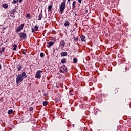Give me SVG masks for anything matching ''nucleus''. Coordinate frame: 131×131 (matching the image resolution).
Returning <instances> with one entry per match:
<instances>
[{"label":"nucleus","instance_id":"obj_1","mask_svg":"<svg viewBox=\"0 0 131 131\" xmlns=\"http://www.w3.org/2000/svg\"><path fill=\"white\" fill-rule=\"evenodd\" d=\"M66 8V0H63V2L61 4L59 9L60 11L59 13H60L61 14H63V12H64V10Z\"/></svg>","mask_w":131,"mask_h":131},{"label":"nucleus","instance_id":"obj_2","mask_svg":"<svg viewBox=\"0 0 131 131\" xmlns=\"http://www.w3.org/2000/svg\"><path fill=\"white\" fill-rule=\"evenodd\" d=\"M18 35L21 39H26L27 37V35H26V33H23V32H20L18 34Z\"/></svg>","mask_w":131,"mask_h":131},{"label":"nucleus","instance_id":"obj_3","mask_svg":"<svg viewBox=\"0 0 131 131\" xmlns=\"http://www.w3.org/2000/svg\"><path fill=\"white\" fill-rule=\"evenodd\" d=\"M24 24H21L20 26H19L18 27L16 28V30H15V32L18 33L20 32L21 30H22L24 27Z\"/></svg>","mask_w":131,"mask_h":131},{"label":"nucleus","instance_id":"obj_4","mask_svg":"<svg viewBox=\"0 0 131 131\" xmlns=\"http://www.w3.org/2000/svg\"><path fill=\"white\" fill-rule=\"evenodd\" d=\"M22 81H23V78L20 74H18L16 77V82H22Z\"/></svg>","mask_w":131,"mask_h":131},{"label":"nucleus","instance_id":"obj_5","mask_svg":"<svg viewBox=\"0 0 131 131\" xmlns=\"http://www.w3.org/2000/svg\"><path fill=\"white\" fill-rule=\"evenodd\" d=\"M41 72H42V71L38 70L35 75L36 78H40L41 77Z\"/></svg>","mask_w":131,"mask_h":131},{"label":"nucleus","instance_id":"obj_6","mask_svg":"<svg viewBox=\"0 0 131 131\" xmlns=\"http://www.w3.org/2000/svg\"><path fill=\"white\" fill-rule=\"evenodd\" d=\"M66 46L65 41L63 40H61L59 43V47L61 48V49H63Z\"/></svg>","mask_w":131,"mask_h":131},{"label":"nucleus","instance_id":"obj_7","mask_svg":"<svg viewBox=\"0 0 131 131\" xmlns=\"http://www.w3.org/2000/svg\"><path fill=\"white\" fill-rule=\"evenodd\" d=\"M21 77H23V78H26V77H27V75H26V72H23L21 75Z\"/></svg>","mask_w":131,"mask_h":131},{"label":"nucleus","instance_id":"obj_8","mask_svg":"<svg viewBox=\"0 0 131 131\" xmlns=\"http://www.w3.org/2000/svg\"><path fill=\"white\" fill-rule=\"evenodd\" d=\"M16 68L18 71H20L22 70L23 67L22 66L19 64L17 66Z\"/></svg>","mask_w":131,"mask_h":131},{"label":"nucleus","instance_id":"obj_9","mask_svg":"<svg viewBox=\"0 0 131 131\" xmlns=\"http://www.w3.org/2000/svg\"><path fill=\"white\" fill-rule=\"evenodd\" d=\"M42 18V11H41V12H40V14L38 15V20L40 21V20H41Z\"/></svg>","mask_w":131,"mask_h":131},{"label":"nucleus","instance_id":"obj_10","mask_svg":"<svg viewBox=\"0 0 131 131\" xmlns=\"http://www.w3.org/2000/svg\"><path fill=\"white\" fill-rule=\"evenodd\" d=\"M61 68H63V71H64V72H67V67H66V66H65V65H63V67H60L59 68V69H61Z\"/></svg>","mask_w":131,"mask_h":131},{"label":"nucleus","instance_id":"obj_11","mask_svg":"<svg viewBox=\"0 0 131 131\" xmlns=\"http://www.w3.org/2000/svg\"><path fill=\"white\" fill-rule=\"evenodd\" d=\"M52 8H53V5H49L48 6V12H50V13H52Z\"/></svg>","mask_w":131,"mask_h":131},{"label":"nucleus","instance_id":"obj_12","mask_svg":"<svg viewBox=\"0 0 131 131\" xmlns=\"http://www.w3.org/2000/svg\"><path fill=\"white\" fill-rule=\"evenodd\" d=\"M61 57H66L67 56V52L65 51L60 54Z\"/></svg>","mask_w":131,"mask_h":131},{"label":"nucleus","instance_id":"obj_13","mask_svg":"<svg viewBox=\"0 0 131 131\" xmlns=\"http://www.w3.org/2000/svg\"><path fill=\"white\" fill-rule=\"evenodd\" d=\"M81 40L82 41H85V36L84 35H81L80 36Z\"/></svg>","mask_w":131,"mask_h":131},{"label":"nucleus","instance_id":"obj_14","mask_svg":"<svg viewBox=\"0 0 131 131\" xmlns=\"http://www.w3.org/2000/svg\"><path fill=\"white\" fill-rule=\"evenodd\" d=\"M54 45V42L50 41L48 43V48H51Z\"/></svg>","mask_w":131,"mask_h":131},{"label":"nucleus","instance_id":"obj_15","mask_svg":"<svg viewBox=\"0 0 131 131\" xmlns=\"http://www.w3.org/2000/svg\"><path fill=\"white\" fill-rule=\"evenodd\" d=\"M64 26L68 27L69 25H70V23L69 21H67L64 24Z\"/></svg>","mask_w":131,"mask_h":131},{"label":"nucleus","instance_id":"obj_16","mask_svg":"<svg viewBox=\"0 0 131 131\" xmlns=\"http://www.w3.org/2000/svg\"><path fill=\"white\" fill-rule=\"evenodd\" d=\"M76 4V1L73 2V4H72L73 9H75V7H76V6L75 5Z\"/></svg>","mask_w":131,"mask_h":131},{"label":"nucleus","instance_id":"obj_17","mask_svg":"<svg viewBox=\"0 0 131 131\" xmlns=\"http://www.w3.org/2000/svg\"><path fill=\"white\" fill-rule=\"evenodd\" d=\"M2 7L4 8V9H8L9 6L7 4H4L2 5Z\"/></svg>","mask_w":131,"mask_h":131},{"label":"nucleus","instance_id":"obj_18","mask_svg":"<svg viewBox=\"0 0 131 131\" xmlns=\"http://www.w3.org/2000/svg\"><path fill=\"white\" fill-rule=\"evenodd\" d=\"M13 51H16L17 50V48H18V46H17V45L14 44L13 45Z\"/></svg>","mask_w":131,"mask_h":131},{"label":"nucleus","instance_id":"obj_19","mask_svg":"<svg viewBox=\"0 0 131 131\" xmlns=\"http://www.w3.org/2000/svg\"><path fill=\"white\" fill-rule=\"evenodd\" d=\"M61 64H65L66 63V58H63L61 60Z\"/></svg>","mask_w":131,"mask_h":131},{"label":"nucleus","instance_id":"obj_20","mask_svg":"<svg viewBox=\"0 0 131 131\" xmlns=\"http://www.w3.org/2000/svg\"><path fill=\"white\" fill-rule=\"evenodd\" d=\"M13 113V110H9L8 111V114H12Z\"/></svg>","mask_w":131,"mask_h":131},{"label":"nucleus","instance_id":"obj_21","mask_svg":"<svg viewBox=\"0 0 131 131\" xmlns=\"http://www.w3.org/2000/svg\"><path fill=\"white\" fill-rule=\"evenodd\" d=\"M73 63L74 64L77 63V58H75L73 59Z\"/></svg>","mask_w":131,"mask_h":131},{"label":"nucleus","instance_id":"obj_22","mask_svg":"<svg viewBox=\"0 0 131 131\" xmlns=\"http://www.w3.org/2000/svg\"><path fill=\"white\" fill-rule=\"evenodd\" d=\"M40 56L41 57V58H43V57H45V53L41 52L40 54Z\"/></svg>","mask_w":131,"mask_h":131},{"label":"nucleus","instance_id":"obj_23","mask_svg":"<svg viewBox=\"0 0 131 131\" xmlns=\"http://www.w3.org/2000/svg\"><path fill=\"white\" fill-rule=\"evenodd\" d=\"M47 105H48V101H44L43 102V106H47Z\"/></svg>","mask_w":131,"mask_h":131},{"label":"nucleus","instance_id":"obj_24","mask_svg":"<svg viewBox=\"0 0 131 131\" xmlns=\"http://www.w3.org/2000/svg\"><path fill=\"white\" fill-rule=\"evenodd\" d=\"M15 13H16V9H13V10L11 12V14L12 15H14V14H15Z\"/></svg>","mask_w":131,"mask_h":131},{"label":"nucleus","instance_id":"obj_25","mask_svg":"<svg viewBox=\"0 0 131 131\" xmlns=\"http://www.w3.org/2000/svg\"><path fill=\"white\" fill-rule=\"evenodd\" d=\"M3 52H5V48H2V49L0 51V54H2Z\"/></svg>","mask_w":131,"mask_h":131},{"label":"nucleus","instance_id":"obj_26","mask_svg":"<svg viewBox=\"0 0 131 131\" xmlns=\"http://www.w3.org/2000/svg\"><path fill=\"white\" fill-rule=\"evenodd\" d=\"M27 18H31V16H30V14L29 13H27L26 14Z\"/></svg>","mask_w":131,"mask_h":131},{"label":"nucleus","instance_id":"obj_27","mask_svg":"<svg viewBox=\"0 0 131 131\" xmlns=\"http://www.w3.org/2000/svg\"><path fill=\"white\" fill-rule=\"evenodd\" d=\"M34 28L35 30H38V26H35L34 27Z\"/></svg>","mask_w":131,"mask_h":131},{"label":"nucleus","instance_id":"obj_28","mask_svg":"<svg viewBox=\"0 0 131 131\" xmlns=\"http://www.w3.org/2000/svg\"><path fill=\"white\" fill-rule=\"evenodd\" d=\"M74 40L75 41H77V40H78V37H74Z\"/></svg>","mask_w":131,"mask_h":131},{"label":"nucleus","instance_id":"obj_29","mask_svg":"<svg viewBox=\"0 0 131 131\" xmlns=\"http://www.w3.org/2000/svg\"><path fill=\"white\" fill-rule=\"evenodd\" d=\"M59 72H60V73H65V72L61 69L60 70Z\"/></svg>","mask_w":131,"mask_h":131},{"label":"nucleus","instance_id":"obj_30","mask_svg":"<svg viewBox=\"0 0 131 131\" xmlns=\"http://www.w3.org/2000/svg\"><path fill=\"white\" fill-rule=\"evenodd\" d=\"M12 4H17V1L16 0H13Z\"/></svg>","mask_w":131,"mask_h":131},{"label":"nucleus","instance_id":"obj_31","mask_svg":"<svg viewBox=\"0 0 131 131\" xmlns=\"http://www.w3.org/2000/svg\"><path fill=\"white\" fill-rule=\"evenodd\" d=\"M127 70H128V68H127V67L125 68L124 72H126Z\"/></svg>","mask_w":131,"mask_h":131},{"label":"nucleus","instance_id":"obj_32","mask_svg":"<svg viewBox=\"0 0 131 131\" xmlns=\"http://www.w3.org/2000/svg\"><path fill=\"white\" fill-rule=\"evenodd\" d=\"M32 32L33 33L34 32H35V31L34 30V29L32 28Z\"/></svg>","mask_w":131,"mask_h":131},{"label":"nucleus","instance_id":"obj_33","mask_svg":"<svg viewBox=\"0 0 131 131\" xmlns=\"http://www.w3.org/2000/svg\"><path fill=\"white\" fill-rule=\"evenodd\" d=\"M29 110H30V111H32V110H33V107H30Z\"/></svg>","mask_w":131,"mask_h":131},{"label":"nucleus","instance_id":"obj_34","mask_svg":"<svg viewBox=\"0 0 131 131\" xmlns=\"http://www.w3.org/2000/svg\"><path fill=\"white\" fill-rule=\"evenodd\" d=\"M78 2L79 3V4H81V3H82L81 0H78Z\"/></svg>","mask_w":131,"mask_h":131},{"label":"nucleus","instance_id":"obj_35","mask_svg":"<svg viewBox=\"0 0 131 131\" xmlns=\"http://www.w3.org/2000/svg\"><path fill=\"white\" fill-rule=\"evenodd\" d=\"M44 96H45V97H47V96H48V94L47 93H45L44 94Z\"/></svg>","mask_w":131,"mask_h":131},{"label":"nucleus","instance_id":"obj_36","mask_svg":"<svg viewBox=\"0 0 131 131\" xmlns=\"http://www.w3.org/2000/svg\"><path fill=\"white\" fill-rule=\"evenodd\" d=\"M23 55H26V52H23Z\"/></svg>","mask_w":131,"mask_h":131},{"label":"nucleus","instance_id":"obj_37","mask_svg":"<svg viewBox=\"0 0 131 131\" xmlns=\"http://www.w3.org/2000/svg\"><path fill=\"white\" fill-rule=\"evenodd\" d=\"M70 95H71L72 96L73 95V94H72V93H71V91H70Z\"/></svg>","mask_w":131,"mask_h":131},{"label":"nucleus","instance_id":"obj_38","mask_svg":"<svg viewBox=\"0 0 131 131\" xmlns=\"http://www.w3.org/2000/svg\"><path fill=\"white\" fill-rule=\"evenodd\" d=\"M23 0H19V3H20V4H21V3H22V1H23Z\"/></svg>","mask_w":131,"mask_h":131},{"label":"nucleus","instance_id":"obj_39","mask_svg":"<svg viewBox=\"0 0 131 131\" xmlns=\"http://www.w3.org/2000/svg\"><path fill=\"white\" fill-rule=\"evenodd\" d=\"M17 3L19 2V0H16Z\"/></svg>","mask_w":131,"mask_h":131},{"label":"nucleus","instance_id":"obj_40","mask_svg":"<svg viewBox=\"0 0 131 131\" xmlns=\"http://www.w3.org/2000/svg\"><path fill=\"white\" fill-rule=\"evenodd\" d=\"M0 69H2V66L0 65Z\"/></svg>","mask_w":131,"mask_h":131},{"label":"nucleus","instance_id":"obj_41","mask_svg":"<svg viewBox=\"0 0 131 131\" xmlns=\"http://www.w3.org/2000/svg\"><path fill=\"white\" fill-rule=\"evenodd\" d=\"M68 2H70V0H68Z\"/></svg>","mask_w":131,"mask_h":131},{"label":"nucleus","instance_id":"obj_42","mask_svg":"<svg viewBox=\"0 0 131 131\" xmlns=\"http://www.w3.org/2000/svg\"><path fill=\"white\" fill-rule=\"evenodd\" d=\"M1 26H3V25H0V27H1Z\"/></svg>","mask_w":131,"mask_h":131},{"label":"nucleus","instance_id":"obj_43","mask_svg":"<svg viewBox=\"0 0 131 131\" xmlns=\"http://www.w3.org/2000/svg\"><path fill=\"white\" fill-rule=\"evenodd\" d=\"M19 83H17V84H18Z\"/></svg>","mask_w":131,"mask_h":131}]
</instances>
